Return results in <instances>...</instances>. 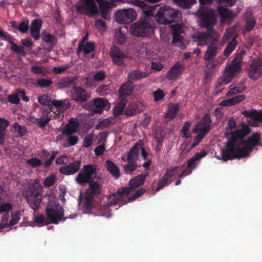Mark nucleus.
<instances>
[{"instance_id": "nucleus-1", "label": "nucleus", "mask_w": 262, "mask_h": 262, "mask_svg": "<svg viewBox=\"0 0 262 262\" xmlns=\"http://www.w3.org/2000/svg\"><path fill=\"white\" fill-rule=\"evenodd\" d=\"M251 129L248 126H244L240 129L235 130L231 133V137L228 139L226 147L222 150L221 158L217 157L220 160L227 161L234 159H239L246 157L242 149L238 145V139L244 138L250 133Z\"/></svg>"}, {"instance_id": "nucleus-2", "label": "nucleus", "mask_w": 262, "mask_h": 262, "mask_svg": "<svg viewBox=\"0 0 262 262\" xmlns=\"http://www.w3.org/2000/svg\"><path fill=\"white\" fill-rule=\"evenodd\" d=\"M155 8L144 11V15L129 28L130 33L138 37H145L151 35L154 31Z\"/></svg>"}, {"instance_id": "nucleus-3", "label": "nucleus", "mask_w": 262, "mask_h": 262, "mask_svg": "<svg viewBox=\"0 0 262 262\" xmlns=\"http://www.w3.org/2000/svg\"><path fill=\"white\" fill-rule=\"evenodd\" d=\"M42 186L37 180L29 184L23 191L30 207L34 211L38 209L42 200Z\"/></svg>"}, {"instance_id": "nucleus-4", "label": "nucleus", "mask_w": 262, "mask_h": 262, "mask_svg": "<svg viewBox=\"0 0 262 262\" xmlns=\"http://www.w3.org/2000/svg\"><path fill=\"white\" fill-rule=\"evenodd\" d=\"M241 69V58L235 57L231 63L226 66L225 72L222 77L219 79L217 83L219 86L226 84L232 81Z\"/></svg>"}, {"instance_id": "nucleus-5", "label": "nucleus", "mask_w": 262, "mask_h": 262, "mask_svg": "<svg viewBox=\"0 0 262 262\" xmlns=\"http://www.w3.org/2000/svg\"><path fill=\"white\" fill-rule=\"evenodd\" d=\"M179 14V11L165 5L161 7L155 14L157 21L161 24H169L178 21Z\"/></svg>"}, {"instance_id": "nucleus-6", "label": "nucleus", "mask_w": 262, "mask_h": 262, "mask_svg": "<svg viewBox=\"0 0 262 262\" xmlns=\"http://www.w3.org/2000/svg\"><path fill=\"white\" fill-rule=\"evenodd\" d=\"M141 145L136 143L129 150L126 155L127 164L122 165L124 172L127 174H132L141 165H138Z\"/></svg>"}, {"instance_id": "nucleus-7", "label": "nucleus", "mask_w": 262, "mask_h": 262, "mask_svg": "<svg viewBox=\"0 0 262 262\" xmlns=\"http://www.w3.org/2000/svg\"><path fill=\"white\" fill-rule=\"evenodd\" d=\"M97 3L102 7H107L109 5L108 2L103 0H81V3L77 6V10L89 16H93L99 12Z\"/></svg>"}, {"instance_id": "nucleus-8", "label": "nucleus", "mask_w": 262, "mask_h": 262, "mask_svg": "<svg viewBox=\"0 0 262 262\" xmlns=\"http://www.w3.org/2000/svg\"><path fill=\"white\" fill-rule=\"evenodd\" d=\"M124 188L121 187L119 188L117 191L110 195L108 198V203L110 205H115L121 202L122 205L126 204L128 202H132L135 200L136 199L142 195L145 192V189L141 188L136 191L135 194L129 196L128 199V201H126L124 200V196H128V194L125 192Z\"/></svg>"}, {"instance_id": "nucleus-9", "label": "nucleus", "mask_w": 262, "mask_h": 262, "mask_svg": "<svg viewBox=\"0 0 262 262\" xmlns=\"http://www.w3.org/2000/svg\"><path fill=\"white\" fill-rule=\"evenodd\" d=\"M219 38V35L214 29H210L204 32H198L192 35L193 41L201 46H205L210 42L211 43Z\"/></svg>"}, {"instance_id": "nucleus-10", "label": "nucleus", "mask_w": 262, "mask_h": 262, "mask_svg": "<svg viewBox=\"0 0 262 262\" xmlns=\"http://www.w3.org/2000/svg\"><path fill=\"white\" fill-rule=\"evenodd\" d=\"M260 137L261 134L258 132H256L253 133L246 140H244V138L238 139V145L245 144L246 145V146L242 147V149H245V150L244 153L246 157L249 156L255 146L259 145Z\"/></svg>"}, {"instance_id": "nucleus-11", "label": "nucleus", "mask_w": 262, "mask_h": 262, "mask_svg": "<svg viewBox=\"0 0 262 262\" xmlns=\"http://www.w3.org/2000/svg\"><path fill=\"white\" fill-rule=\"evenodd\" d=\"M137 18V13L133 9H123L115 13L116 21L119 24H129Z\"/></svg>"}, {"instance_id": "nucleus-12", "label": "nucleus", "mask_w": 262, "mask_h": 262, "mask_svg": "<svg viewBox=\"0 0 262 262\" xmlns=\"http://www.w3.org/2000/svg\"><path fill=\"white\" fill-rule=\"evenodd\" d=\"M71 97L76 102L82 103L90 99L91 94L81 86H75L71 90Z\"/></svg>"}, {"instance_id": "nucleus-13", "label": "nucleus", "mask_w": 262, "mask_h": 262, "mask_svg": "<svg viewBox=\"0 0 262 262\" xmlns=\"http://www.w3.org/2000/svg\"><path fill=\"white\" fill-rule=\"evenodd\" d=\"M93 197L91 196H87L84 201L83 208L88 212L94 213L98 216H104V213L107 210L108 207L101 206L100 205L97 206L96 207H94L93 202Z\"/></svg>"}, {"instance_id": "nucleus-14", "label": "nucleus", "mask_w": 262, "mask_h": 262, "mask_svg": "<svg viewBox=\"0 0 262 262\" xmlns=\"http://www.w3.org/2000/svg\"><path fill=\"white\" fill-rule=\"evenodd\" d=\"M248 77L252 80H257L262 75V59H253L248 69Z\"/></svg>"}, {"instance_id": "nucleus-15", "label": "nucleus", "mask_w": 262, "mask_h": 262, "mask_svg": "<svg viewBox=\"0 0 262 262\" xmlns=\"http://www.w3.org/2000/svg\"><path fill=\"white\" fill-rule=\"evenodd\" d=\"M184 62L178 61L172 66L167 73V78L169 80L174 81L181 76L185 69Z\"/></svg>"}, {"instance_id": "nucleus-16", "label": "nucleus", "mask_w": 262, "mask_h": 262, "mask_svg": "<svg viewBox=\"0 0 262 262\" xmlns=\"http://www.w3.org/2000/svg\"><path fill=\"white\" fill-rule=\"evenodd\" d=\"M148 175L149 173L146 172L145 173L139 174L130 179L129 181V187H123L125 192L128 195L136 188L142 185Z\"/></svg>"}, {"instance_id": "nucleus-17", "label": "nucleus", "mask_w": 262, "mask_h": 262, "mask_svg": "<svg viewBox=\"0 0 262 262\" xmlns=\"http://www.w3.org/2000/svg\"><path fill=\"white\" fill-rule=\"evenodd\" d=\"M110 57L112 58L113 62L119 66L124 64V59L127 56L120 48L116 46H112L110 51Z\"/></svg>"}, {"instance_id": "nucleus-18", "label": "nucleus", "mask_w": 262, "mask_h": 262, "mask_svg": "<svg viewBox=\"0 0 262 262\" xmlns=\"http://www.w3.org/2000/svg\"><path fill=\"white\" fill-rule=\"evenodd\" d=\"M64 210L62 207L56 206L55 208H50V224H58L64 222L68 217H64Z\"/></svg>"}, {"instance_id": "nucleus-19", "label": "nucleus", "mask_w": 262, "mask_h": 262, "mask_svg": "<svg viewBox=\"0 0 262 262\" xmlns=\"http://www.w3.org/2000/svg\"><path fill=\"white\" fill-rule=\"evenodd\" d=\"M81 162L80 160H75L68 165L62 166L59 169L61 174L67 176L73 175L77 173L80 168Z\"/></svg>"}, {"instance_id": "nucleus-20", "label": "nucleus", "mask_w": 262, "mask_h": 262, "mask_svg": "<svg viewBox=\"0 0 262 262\" xmlns=\"http://www.w3.org/2000/svg\"><path fill=\"white\" fill-rule=\"evenodd\" d=\"M221 49L219 45V39L213 41L208 47L204 55V60H211L217 55Z\"/></svg>"}, {"instance_id": "nucleus-21", "label": "nucleus", "mask_w": 262, "mask_h": 262, "mask_svg": "<svg viewBox=\"0 0 262 262\" xmlns=\"http://www.w3.org/2000/svg\"><path fill=\"white\" fill-rule=\"evenodd\" d=\"M182 33H183L182 28L179 24H176L173 26L172 43L180 48H182L184 45L183 42V37L182 36Z\"/></svg>"}, {"instance_id": "nucleus-22", "label": "nucleus", "mask_w": 262, "mask_h": 262, "mask_svg": "<svg viewBox=\"0 0 262 262\" xmlns=\"http://www.w3.org/2000/svg\"><path fill=\"white\" fill-rule=\"evenodd\" d=\"M79 122L76 118H71L69 123L63 129L64 134H73L76 133L79 129Z\"/></svg>"}, {"instance_id": "nucleus-23", "label": "nucleus", "mask_w": 262, "mask_h": 262, "mask_svg": "<svg viewBox=\"0 0 262 262\" xmlns=\"http://www.w3.org/2000/svg\"><path fill=\"white\" fill-rule=\"evenodd\" d=\"M144 109V105L140 102H135L129 104L125 110L127 116H134L140 113Z\"/></svg>"}, {"instance_id": "nucleus-24", "label": "nucleus", "mask_w": 262, "mask_h": 262, "mask_svg": "<svg viewBox=\"0 0 262 262\" xmlns=\"http://www.w3.org/2000/svg\"><path fill=\"white\" fill-rule=\"evenodd\" d=\"M215 23L213 16L208 12H204L201 15V25L205 27L207 30L214 29L213 28Z\"/></svg>"}, {"instance_id": "nucleus-25", "label": "nucleus", "mask_w": 262, "mask_h": 262, "mask_svg": "<svg viewBox=\"0 0 262 262\" xmlns=\"http://www.w3.org/2000/svg\"><path fill=\"white\" fill-rule=\"evenodd\" d=\"M42 22L41 19H34L32 20L30 29V34L32 37L36 40L40 38V30L42 26Z\"/></svg>"}, {"instance_id": "nucleus-26", "label": "nucleus", "mask_w": 262, "mask_h": 262, "mask_svg": "<svg viewBox=\"0 0 262 262\" xmlns=\"http://www.w3.org/2000/svg\"><path fill=\"white\" fill-rule=\"evenodd\" d=\"M4 39L11 44L10 49L11 50L23 56L26 55L24 48L23 46H18L13 42L14 38L12 35L6 33L4 36Z\"/></svg>"}, {"instance_id": "nucleus-27", "label": "nucleus", "mask_w": 262, "mask_h": 262, "mask_svg": "<svg viewBox=\"0 0 262 262\" xmlns=\"http://www.w3.org/2000/svg\"><path fill=\"white\" fill-rule=\"evenodd\" d=\"M133 91L132 82L127 81L123 84L119 89V99H126V97L131 95Z\"/></svg>"}, {"instance_id": "nucleus-28", "label": "nucleus", "mask_w": 262, "mask_h": 262, "mask_svg": "<svg viewBox=\"0 0 262 262\" xmlns=\"http://www.w3.org/2000/svg\"><path fill=\"white\" fill-rule=\"evenodd\" d=\"M245 26L243 30V34H247L254 28L256 25V20L251 14L246 15L245 19Z\"/></svg>"}, {"instance_id": "nucleus-29", "label": "nucleus", "mask_w": 262, "mask_h": 262, "mask_svg": "<svg viewBox=\"0 0 262 262\" xmlns=\"http://www.w3.org/2000/svg\"><path fill=\"white\" fill-rule=\"evenodd\" d=\"M105 168L116 179H118L120 177V171L119 168L112 161L107 160L106 161Z\"/></svg>"}, {"instance_id": "nucleus-30", "label": "nucleus", "mask_w": 262, "mask_h": 262, "mask_svg": "<svg viewBox=\"0 0 262 262\" xmlns=\"http://www.w3.org/2000/svg\"><path fill=\"white\" fill-rule=\"evenodd\" d=\"M47 220L46 221L45 216L42 214L38 215L34 217V223L38 226H42L46 224H49V202L47 203L46 208Z\"/></svg>"}, {"instance_id": "nucleus-31", "label": "nucleus", "mask_w": 262, "mask_h": 262, "mask_svg": "<svg viewBox=\"0 0 262 262\" xmlns=\"http://www.w3.org/2000/svg\"><path fill=\"white\" fill-rule=\"evenodd\" d=\"M82 171L90 182L93 181V180L96 178V168L92 164L84 165L82 168Z\"/></svg>"}, {"instance_id": "nucleus-32", "label": "nucleus", "mask_w": 262, "mask_h": 262, "mask_svg": "<svg viewBox=\"0 0 262 262\" xmlns=\"http://www.w3.org/2000/svg\"><path fill=\"white\" fill-rule=\"evenodd\" d=\"M245 98L246 97L244 95H237L231 99L222 101L220 105L224 106H230L243 101Z\"/></svg>"}, {"instance_id": "nucleus-33", "label": "nucleus", "mask_w": 262, "mask_h": 262, "mask_svg": "<svg viewBox=\"0 0 262 262\" xmlns=\"http://www.w3.org/2000/svg\"><path fill=\"white\" fill-rule=\"evenodd\" d=\"M217 11L222 20L233 19L236 16L231 10L223 7H219Z\"/></svg>"}, {"instance_id": "nucleus-34", "label": "nucleus", "mask_w": 262, "mask_h": 262, "mask_svg": "<svg viewBox=\"0 0 262 262\" xmlns=\"http://www.w3.org/2000/svg\"><path fill=\"white\" fill-rule=\"evenodd\" d=\"M95 49V45L92 42H88L85 44L79 43L77 52L78 54L82 51L86 55L94 51Z\"/></svg>"}, {"instance_id": "nucleus-35", "label": "nucleus", "mask_w": 262, "mask_h": 262, "mask_svg": "<svg viewBox=\"0 0 262 262\" xmlns=\"http://www.w3.org/2000/svg\"><path fill=\"white\" fill-rule=\"evenodd\" d=\"M10 24L13 28L16 29L23 33L27 32L30 28L29 21L27 19L23 20L18 25L14 21H11Z\"/></svg>"}, {"instance_id": "nucleus-36", "label": "nucleus", "mask_w": 262, "mask_h": 262, "mask_svg": "<svg viewBox=\"0 0 262 262\" xmlns=\"http://www.w3.org/2000/svg\"><path fill=\"white\" fill-rule=\"evenodd\" d=\"M148 73L142 72L139 70H134L130 71L128 75L127 78L128 81H137L143 78H146Z\"/></svg>"}, {"instance_id": "nucleus-37", "label": "nucleus", "mask_w": 262, "mask_h": 262, "mask_svg": "<svg viewBox=\"0 0 262 262\" xmlns=\"http://www.w3.org/2000/svg\"><path fill=\"white\" fill-rule=\"evenodd\" d=\"M242 114L245 116L250 118L256 122L262 123V111L256 110L252 111H244Z\"/></svg>"}, {"instance_id": "nucleus-38", "label": "nucleus", "mask_w": 262, "mask_h": 262, "mask_svg": "<svg viewBox=\"0 0 262 262\" xmlns=\"http://www.w3.org/2000/svg\"><path fill=\"white\" fill-rule=\"evenodd\" d=\"M107 103L105 99L98 98L94 99L93 103L96 108L93 111L95 113H101Z\"/></svg>"}, {"instance_id": "nucleus-39", "label": "nucleus", "mask_w": 262, "mask_h": 262, "mask_svg": "<svg viewBox=\"0 0 262 262\" xmlns=\"http://www.w3.org/2000/svg\"><path fill=\"white\" fill-rule=\"evenodd\" d=\"M90 195L93 196L100 194L101 193V187L100 184L96 181H92L89 183V189L88 190Z\"/></svg>"}, {"instance_id": "nucleus-40", "label": "nucleus", "mask_w": 262, "mask_h": 262, "mask_svg": "<svg viewBox=\"0 0 262 262\" xmlns=\"http://www.w3.org/2000/svg\"><path fill=\"white\" fill-rule=\"evenodd\" d=\"M207 155V152L203 150L200 152L195 154L187 162V167L195 168L196 167V161L203 157H205Z\"/></svg>"}, {"instance_id": "nucleus-41", "label": "nucleus", "mask_w": 262, "mask_h": 262, "mask_svg": "<svg viewBox=\"0 0 262 262\" xmlns=\"http://www.w3.org/2000/svg\"><path fill=\"white\" fill-rule=\"evenodd\" d=\"M210 127H207L206 126L202 125V123H197L194 127L192 130V132L194 134H197L198 135L204 138L206 135L209 132Z\"/></svg>"}, {"instance_id": "nucleus-42", "label": "nucleus", "mask_w": 262, "mask_h": 262, "mask_svg": "<svg viewBox=\"0 0 262 262\" xmlns=\"http://www.w3.org/2000/svg\"><path fill=\"white\" fill-rule=\"evenodd\" d=\"M9 121L0 118V144L4 143L5 136L7 127L9 125Z\"/></svg>"}, {"instance_id": "nucleus-43", "label": "nucleus", "mask_w": 262, "mask_h": 262, "mask_svg": "<svg viewBox=\"0 0 262 262\" xmlns=\"http://www.w3.org/2000/svg\"><path fill=\"white\" fill-rule=\"evenodd\" d=\"M179 111V105L178 104H171L169 105L167 113L165 117L168 118L169 120H172L175 118L178 112Z\"/></svg>"}, {"instance_id": "nucleus-44", "label": "nucleus", "mask_w": 262, "mask_h": 262, "mask_svg": "<svg viewBox=\"0 0 262 262\" xmlns=\"http://www.w3.org/2000/svg\"><path fill=\"white\" fill-rule=\"evenodd\" d=\"M127 103L126 99H120V102L115 106L114 113L115 116H120L123 114Z\"/></svg>"}, {"instance_id": "nucleus-45", "label": "nucleus", "mask_w": 262, "mask_h": 262, "mask_svg": "<svg viewBox=\"0 0 262 262\" xmlns=\"http://www.w3.org/2000/svg\"><path fill=\"white\" fill-rule=\"evenodd\" d=\"M28 121L31 124H35L40 127H44L49 123V119L47 118L45 120H42L39 118H36L34 116H30L28 118Z\"/></svg>"}, {"instance_id": "nucleus-46", "label": "nucleus", "mask_w": 262, "mask_h": 262, "mask_svg": "<svg viewBox=\"0 0 262 262\" xmlns=\"http://www.w3.org/2000/svg\"><path fill=\"white\" fill-rule=\"evenodd\" d=\"M246 89V86L243 83L237 84L235 87L230 89L226 95L228 97L231 96L234 94L242 92Z\"/></svg>"}, {"instance_id": "nucleus-47", "label": "nucleus", "mask_w": 262, "mask_h": 262, "mask_svg": "<svg viewBox=\"0 0 262 262\" xmlns=\"http://www.w3.org/2000/svg\"><path fill=\"white\" fill-rule=\"evenodd\" d=\"M236 46L237 42L235 39L234 38L226 46L223 52L224 55L226 57H228L236 48Z\"/></svg>"}, {"instance_id": "nucleus-48", "label": "nucleus", "mask_w": 262, "mask_h": 262, "mask_svg": "<svg viewBox=\"0 0 262 262\" xmlns=\"http://www.w3.org/2000/svg\"><path fill=\"white\" fill-rule=\"evenodd\" d=\"M76 182L81 185H83L86 183H90L91 182L89 180L85 175L84 174L82 170H81L78 173V175L75 178Z\"/></svg>"}, {"instance_id": "nucleus-49", "label": "nucleus", "mask_w": 262, "mask_h": 262, "mask_svg": "<svg viewBox=\"0 0 262 262\" xmlns=\"http://www.w3.org/2000/svg\"><path fill=\"white\" fill-rule=\"evenodd\" d=\"M13 127L19 137L24 136L27 132V128L25 126H21L17 123H14Z\"/></svg>"}, {"instance_id": "nucleus-50", "label": "nucleus", "mask_w": 262, "mask_h": 262, "mask_svg": "<svg viewBox=\"0 0 262 262\" xmlns=\"http://www.w3.org/2000/svg\"><path fill=\"white\" fill-rule=\"evenodd\" d=\"M112 120L111 118H106L100 121L96 126L97 129H103L110 126Z\"/></svg>"}, {"instance_id": "nucleus-51", "label": "nucleus", "mask_w": 262, "mask_h": 262, "mask_svg": "<svg viewBox=\"0 0 262 262\" xmlns=\"http://www.w3.org/2000/svg\"><path fill=\"white\" fill-rule=\"evenodd\" d=\"M191 125V123L189 121L186 122L183 125L181 132L184 138L188 139L191 136V134L189 132V130Z\"/></svg>"}, {"instance_id": "nucleus-52", "label": "nucleus", "mask_w": 262, "mask_h": 262, "mask_svg": "<svg viewBox=\"0 0 262 262\" xmlns=\"http://www.w3.org/2000/svg\"><path fill=\"white\" fill-rule=\"evenodd\" d=\"M184 8H189L196 3V0H174Z\"/></svg>"}, {"instance_id": "nucleus-53", "label": "nucleus", "mask_w": 262, "mask_h": 262, "mask_svg": "<svg viewBox=\"0 0 262 262\" xmlns=\"http://www.w3.org/2000/svg\"><path fill=\"white\" fill-rule=\"evenodd\" d=\"M20 218V213L19 211L13 212L11 214V219L8 224L9 227L16 224Z\"/></svg>"}, {"instance_id": "nucleus-54", "label": "nucleus", "mask_w": 262, "mask_h": 262, "mask_svg": "<svg viewBox=\"0 0 262 262\" xmlns=\"http://www.w3.org/2000/svg\"><path fill=\"white\" fill-rule=\"evenodd\" d=\"M115 39L117 43L119 44H124L126 41L125 35L120 31L116 32L115 34Z\"/></svg>"}, {"instance_id": "nucleus-55", "label": "nucleus", "mask_w": 262, "mask_h": 262, "mask_svg": "<svg viewBox=\"0 0 262 262\" xmlns=\"http://www.w3.org/2000/svg\"><path fill=\"white\" fill-rule=\"evenodd\" d=\"M171 183L170 181H168L166 179H164V178L162 177L159 180L158 182V186L157 188L156 189V191L157 192L161 189H162L163 188H164L165 186L168 185Z\"/></svg>"}, {"instance_id": "nucleus-56", "label": "nucleus", "mask_w": 262, "mask_h": 262, "mask_svg": "<svg viewBox=\"0 0 262 262\" xmlns=\"http://www.w3.org/2000/svg\"><path fill=\"white\" fill-rule=\"evenodd\" d=\"M67 136V141L69 144L71 146L76 145L78 141V138L76 136L73 135V134H64Z\"/></svg>"}, {"instance_id": "nucleus-57", "label": "nucleus", "mask_w": 262, "mask_h": 262, "mask_svg": "<svg viewBox=\"0 0 262 262\" xmlns=\"http://www.w3.org/2000/svg\"><path fill=\"white\" fill-rule=\"evenodd\" d=\"M153 96L154 97L155 101H158L162 99L164 97L165 94L163 90L159 89L153 92Z\"/></svg>"}, {"instance_id": "nucleus-58", "label": "nucleus", "mask_w": 262, "mask_h": 262, "mask_svg": "<svg viewBox=\"0 0 262 262\" xmlns=\"http://www.w3.org/2000/svg\"><path fill=\"white\" fill-rule=\"evenodd\" d=\"M27 163L32 167H37L41 165V161L37 158H32L29 159Z\"/></svg>"}, {"instance_id": "nucleus-59", "label": "nucleus", "mask_w": 262, "mask_h": 262, "mask_svg": "<svg viewBox=\"0 0 262 262\" xmlns=\"http://www.w3.org/2000/svg\"><path fill=\"white\" fill-rule=\"evenodd\" d=\"M38 101L42 105L49 107V96L47 94L39 97Z\"/></svg>"}, {"instance_id": "nucleus-60", "label": "nucleus", "mask_w": 262, "mask_h": 262, "mask_svg": "<svg viewBox=\"0 0 262 262\" xmlns=\"http://www.w3.org/2000/svg\"><path fill=\"white\" fill-rule=\"evenodd\" d=\"M178 168V166H175L172 168L171 169H167L163 177L164 178V179L167 180L168 181H169V179L173 176L174 174V171L176 170Z\"/></svg>"}, {"instance_id": "nucleus-61", "label": "nucleus", "mask_w": 262, "mask_h": 262, "mask_svg": "<svg viewBox=\"0 0 262 262\" xmlns=\"http://www.w3.org/2000/svg\"><path fill=\"white\" fill-rule=\"evenodd\" d=\"M50 102H51L53 105L55 106L59 111L63 112L66 109L64 107V103L61 101L54 100L52 101L50 100Z\"/></svg>"}, {"instance_id": "nucleus-62", "label": "nucleus", "mask_w": 262, "mask_h": 262, "mask_svg": "<svg viewBox=\"0 0 262 262\" xmlns=\"http://www.w3.org/2000/svg\"><path fill=\"white\" fill-rule=\"evenodd\" d=\"M211 123V118L208 114H205L201 120V121L198 123H202V125L210 127Z\"/></svg>"}, {"instance_id": "nucleus-63", "label": "nucleus", "mask_w": 262, "mask_h": 262, "mask_svg": "<svg viewBox=\"0 0 262 262\" xmlns=\"http://www.w3.org/2000/svg\"><path fill=\"white\" fill-rule=\"evenodd\" d=\"M106 75L104 72L100 71L97 72L94 75V79L95 81H102L105 78Z\"/></svg>"}, {"instance_id": "nucleus-64", "label": "nucleus", "mask_w": 262, "mask_h": 262, "mask_svg": "<svg viewBox=\"0 0 262 262\" xmlns=\"http://www.w3.org/2000/svg\"><path fill=\"white\" fill-rule=\"evenodd\" d=\"M31 71L36 74H41L44 73L45 69L41 66H33L31 67Z\"/></svg>"}]
</instances>
